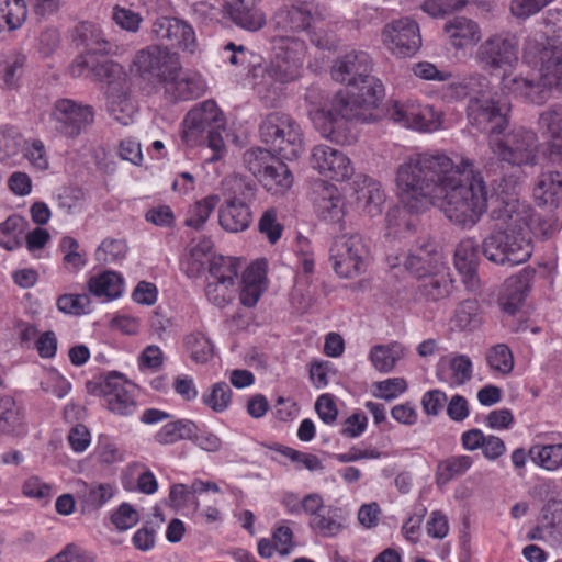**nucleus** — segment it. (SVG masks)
I'll use <instances>...</instances> for the list:
<instances>
[{"instance_id":"ea45409f","label":"nucleus","mask_w":562,"mask_h":562,"mask_svg":"<svg viewBox=\"0 0 562 562\" xmlns=\"http://www.w3.org/2000/svg\"><path fill=\"white\" fill-rule=\"evenodd\" d=\"M88 286L91 294L99 297L104 296L108 300H114L120 297L123 293L124 280L114 271H105L90 278Z\"/></svg>"},{"instance_id":"a878e982","label":"nucleus","mask_w":562,"mask_h":562,"mask_svg":"<svg viewBox=\"0 0 562 562\" xmlns=\"http://www.w3.org/2000/svg\"><path fill=\"white\" fill-rule=\"evenodd\" d=\"M252 221V214L247 203L237 196L227 198L218 209V223L229 233L246 231Z\"/></svg>"},{"instance_id":"f03ea898","label":"nucleus","mask_w":562,"mask_h":562,"mask_svg":"<svg viewBox=\"0 0 562 562\" xmlns=\"http://www.w3.org/2000/svg\"><path fill=\"white\" fill-rule=\"evenodd\" d=\"M371 70V58L362 50L349 52L335 61L333 79L349 88L335 94L330 109L310 112L324 137L338 140L336 132L344 121L370 122L373 119L372 111L384 98V87L380 79L370 75Z\"/></svg>"},{"instance_id":"f8f14e48","label":"nucleus","mask_w":562,"mask_h":562,"mask_svg":"<svg viewBox=\"0 0 562 562\" xmlns=\"http://www.w3.org/2000/svg\"><path fill=\"white\" fill-rule=\"evenodd\" d=\"M387 116L394 123L420 132L437 131L440 115L431 105H422L416 101H393L387 108Z\"/></svg>"},{"instance_id":"f704fd0d","label":"nucleus","mask_w":562,"mask_h":562,"mask_svg":"<svg viewBox=\"0 0 562 562\" xmlns=\"http://www.w3.org/2000/svg\"><path fill=\"white\" fill-rule=\"evenodd\" d=\"M195 434V423L191 419L181 418L165 424L155 435V442L161 446L173 445L181 440H190Z\"/></svg>"},{"instance_id":"5701e85b","label":"nucleus","mask_w":562,"mask_h":562,"mask_svg":"<svg viewBox=\"0 0 562 562\" xmlns=\"http://www.w3.org/2000/svg\"><path fill=\"white\" fill-rule=\"evenodd\" d=\"M313 4L308 2L283 5L273 15L274 27L292 33L305 31L313 22Z\"/></svg>"},{"instance_id":"680f3d73","label":"nucleus","mask_w":562,"mask_h":562,"mask_svg":"<svg viewBox=\"0 0 562 562\" xmlns=\"http://www.w3.org/2000/svg\"><path fill=\"white\" fill-rule=\"evenodd\" d=\"M235 283L206 280L205 295L213 305L224 307L231 302Z\"/></svg>"},{"instance_id":"20e7f679","label":"nucleus","mask_w":562,"mask_h":562,"mask_svg":"<svg viewBox=\"0 0 562 562\" xmlns=\"http://www.w3.org/2000/svg\"><path fill=\"white\" fill-rule=\"evenodd\" d=\"M271 43L272 59L265 67L254 69V77H261L256 82L257 92L268 106H273L279 100L281 85L300 76L306 53L305 42L295 36L278 35Z\"/></svg>"},{"instance_id":"09e8293b","label":"nucleus","mask_w":562,"mask_h":562,"mask_svg":"<svg viewBox=\"0 0 562 562\" xmlns=\"http://www.w3.org/2000/svg\"><path fill=\"white\" fill-rule=\"evenodd\" d=\"M473 464L470 456H452L442 460L438 464L437 481L438 483H448L454 477L463 475Z\"/></svg>"},{"instance_id":"774afa93","label":"nucleus","mask_w":562,"mask_h":562,"mask_svg":"<svg viewBox=\"0 0 562 562\" xmlns=\"http://www.w3.org/2000/svg\"><path fill=\"white\" fill-rule=\"evenodd\" d=\"M111 521L120 531L131 529L139 521V515L128 503H122L111 515Z\"/></svg>"},{"instance_id":"412c9836","label":"nucleus","mask_w":562,"mask_h":562,"mask_svg":"<svg viewBox=\"0 0 562 562\" xmlns=\"http://www.w3.org/2000/svg\"><path fill=\"white\" fill-rule=\"evenodd\" d=\"M432 272L418 278L416 299L438 302L447 299L452 291V279L447 265H435Z\"/></svg>"},{"instance_id":"cd10ccee","label":"nucleus","mask_w":562,"mask_h":562,"mask_svg":"<svg viewBox=\"0 0 562 562\" xmlns=\"http://www.w3.org/2000/svg\"><path fill=\"white\" fill-rule=\"evenodd\" d=\"M529 285L530 274L526 271L507 278L498 297L501 310L508 315H515L526 299Z\"/></svg>"},{"instance_id":"f3484780","label":"nucleus","mask_w":562,"mask_h":562,"mask_svg":"<svg viewBox=\"0 0 562 562\" xmlns=\"http://www.w3.org/2000/svg\"><path fill=\"white\" fill-rule=\"evenodd\" d=\"M310 162L319 175L334 181H346L355 175L350 158L341 150L325 144L313 147Z\"/></svg>"},{"instance_id":"7ed1b4c3","label":"nucleus","mask_w":562,"mask_h":562,"mask_svg":"<svg viewBox=\"0 0 562 562\" xmlns=\"http://www.w3.org/2000/svg\"><path fill=\"white\" fill-rule=\"evenodd\" d=\"M547 32L528 35L524 44V61L538 68V79L504 75L502 88L515 97L543 104L552 92L562 94V10H548L543 19Z\"/></svg>"},{"instance_id":"bb28decb","label":"nucleus","mask_w":562,"mask_h":562,"mask_svg":"<svg viewBox=\"0 0 562 562\" xmlns=\"http://www.w3.org/2000/svg\"><path fill=\"white\" fill-rule=\"evenodd\" d=\"M435 265H446L442 256L434 241H423L406 256L405 269L415 278H420L432 272Z\"/></svg>"},{"instance_id":"dca6fc26","label":"nucleus","mask_w":562,"mask_h":562,"mask_svg":"<svg viewBox=\"0 0 562 562\" xmlns=\"http://www.w3.org/2000/svg\"><path fill=\"white\" fill-rule=\"evenodd\" d=\"M182 131V139L193 145L198 137L212 128H224L225 117L213 100H205L194 105L186 115Z\"/></svg>"},{"instance_id":"603ef678","label":"nucleus","mask_w":562,"mask_h":562,"mask_svg":"<svg viewBox=\"0 0 562 562\" xmlns=\"http://www.w3.org/2000/svg\"><path fill=\"white\" fill-rule=\"evenodd\" d=\"M453 323L460 330L477 328L481 324L479 303L474 300L461 302L454 312Z\"/></svg>"},{"instance_id":"8fccbe9b","label":"nucleus","mask_w":562,"mask_h":562,"mask_svg":"<svg viewBox=\"0 0 562 562\" xmlns=\"http://www.w3.org/2000/svg\"><path fill=\"white\" fill-rule=\"evenodd\" d=\"M218 201L220 198L217 195H209L194 203L188 211L184 225L196 231L201 229L217 206Z\"/></svg>"},{"instance_id":"4d7b16f0","label":"nucleus","mask_w":562,"mask_h":562,"mask_svg":"<svg viewBox=\"0 0 562 562\" xmlns=\"http://www.w3.org/2000/svg\"><path fill=\"white\" fill-rule=\"evenodd\" d=\"M23 157L27 159L33 168L40 171H45L49 168V159L46 151L45 144L38 139H27L23 145Z\"/></svg>"},{"instance_id":"0e129e2a","label":"nucleus","mask_w":562,"mask_h":562,"mask_svg":"<svg viewBox=\"0 0 562 562\" xmlns=\"http://www.w3.org/2000/svg\"><path fill=\"white\" fill-rule=\"evenodd\" d=\"M258 229L271 244H276L281 238L283 225L278 222L274 209H269L262 213L258 223Z\"/></svg>"},{"instance_id":"4c0bfd02","label":"nucleus","mask_w":562,"mask_h":562,"mask_svg":"<svg viewBox=\"0 0 562 562\" xmlns=\"http://www.w3.org/2000/svg\"><path fill=\"white\" fill-rule=\"evenodd\" d=\"M308 525L311 529L321 537H335L344 529L341 509L328 506L325 510L312 517Z\"/></svg>"},{"instance_id":"052dcab7","label":"nucleus","mask_w":562,"mask_h":562,"mask_svg":"<svg viewBox=\"0 0 562 562\" xmlns=\"http://www.w3.org/2000/svg\"><path fill=\"white\" fill-rule=\"evenodd\" d=\"M542 524L551 536L562 537V501H548L542 509Z\"/></svg>"},{"instance_id":"9d476101","label":"nucleus","mask_w":562,"mask_h":562,"mask_svg":"<svg viewBox=\"0 0 562 562\" xmlns=\"http://www.w3.org/2000/svg\"><path fill=\"white\" fill-rule=\"evenodd\" d=\"M86 389L91 395L104 397L108 409L113 414L131 416L137 408L134 385L116 371L88 381Z\"/></svg>"},{"instance_id":"393cba45","label":"nucleus","mask_w":562,"mask_h":562,"mask_svg":"<svg viewBox=\"0 0 562 562\" xmlns=\"http://www.w3.org/2000/svg\"><path fill=\"white\" fill-rule=\"evenodd\" d=\"M443 32L450 45L456 49L472 47L482 38V31L477 22L461 15L448 20Z\"/></svg>"},{"instance_id":"4468645a","label":"nucleus","mask_w":562,"mask_h":562,"mask_svg":"<svg viewBox=\"0 0 562 562\" xmlns=\"http://www.w3.org/2000/svg\"><path fill=\"white\" fill-rule=\"evenodd\" d=\"M382 41L393 55L413 56L422 46L419 25L409 18L394 20L384 26Z\"/></svg>"},{"instance_id":"c03bdc74","label":"nucleus","mask_w":562,"mask_h":562,"mask_svg":"<svg viewBox=\"0 0 562 562\" xmlns=\"http://www.w3.org/2000/svg\"><path fill=\"white\" fill-rule=\"evenodd\" d=\"M263 271L257 265H251L243 274V288L240 291V303L244 306L252 307L259 301L263 288Z\"/></svg>"},{"instance_id":"6e6d98bb","label":"nucleus","mask_w":562,"mask_h":562,"mask_svg":"<svg viewBox=\"0 0 562 562\" xmlns=\"http://www.w3.org/2000/svg\"><path fill=\"white\" fill-rule=\"evenodd\" d=\"M191 359L196 363H206L213 358V345L201 333L191 334L186 338Z\"/></svg>"},{"instance_id":"37998d69","label":"nucleus","mask_w":562,"mask_h":562,"mask_svg":"<svg viewBox=\"0 0 562 562\" xmlns=\"http://www.w3.org/2000/svg\"><path fill=\"white\" fill-rule=\"evenodd\" d=\"M24 0H0V33L20 29L26 21Z\"/></svg>"},{"instance_id":"864d4df0","label":"nucleus","mask_w":562,"mask_h":562,"mask_svg":"<svg viewBox=\"0 0 562 562\" xmlns=\"http://www.w3.org/2000/svg\"><path fill=\"white\" fill-rule=\"evenodd\" d=\"M397 190H398V198H401V192L398 188V183L396 182ZM402 200V199H400ZM403 202V201H401ZM404 209H401L398 206H394L390 209L386 213L385 222H386V235L398 237L402 233L409 231L412 227V224L409 220L407 218V211L412 213H417L416 211L409 210L404 203H402ZM423 211H419L418 213H422Z\"/></svg>"},{"instance_id":"7c9ffc66","label":"nucleus","mask_w":562,"mask_h":562,"mask_svg":"<svg viewBox=\"0 0 562 562\" xmlns=\"http://www.w3.org/2000/svg\"><path fill=\"white\" fill-rule=\"evenodd\" d=\"M357 183V201L364 213L374 217L382 213L385 202V194L380 182L374 179L360 175Z\"/></svg>"},{"instance_id":"de8ad7c7","label":"nucleus","mask_w":562,"mask_h":562,"mask_svg":"<svg viewBox=\"0 0 562 562\" xmlns=\"http://www.w3.org/2000/svg\"><path fill=\"white\" fill-rule=\"evenodd\" d=\"M238 277V260L233 257H213L209 263L206 280L235 283Z\"/></svg>"},{"instance_id":"72a5a7b5","label":"nucleus","mask_w":562,"mask_h":562,"mask_svg":"<svg viewBox=\"0 0 562 562\" xmlns=\"http://www.w3.org/2000/svg\"><path fill=\"white\" fill-rule=\"evenodd\" d=\"M115 494V488L110 483H82L78 493L81 512L92 513L102 508Z\"/></svg>"},{"instance_id":"2f4dec72","label":"nucleus","mask_w":562,"mask_h":562,"mask_svg":"<svg viewBox=\"0 0 562 562\" xmlns=\"http://www.w3.org/2000/svg\"><path fill=\"white\" fill-rule=\"evenodd\" d=\"M539 127L551 138L550 154L562 164V105L543 111L538 120Z\"/></svg>"},{"instance_id":"6ab92c4d","label":"nucleus","mask_w":562,"mask_h":562,"mask_svg":"<svg viewBox=\"0 0 562 562\" xmlns=\"http://www.w3.org/2000/svg\"><path fill=\"white\" fill-rule=\"evenodd\" d=\"M70 74L74 77H79L88 69L91 71L97 80L108 85L106 94L111 91L125 89L126 74L123 67L113 60H103L101 63L92 64L88 60L87 56L81 54L70 66Z\"/></svg>"},{"instance_id":"c756f323","label":"nucleus","mask_w":562,"mask_h":562,"mask_svg":"<svg viewBox=\"0 0 562 562\" xmlns=\"http://www.w3.org/2000/svg\"><path fill=\"white\" fill-rule=\"evenodd\" d=\"M27 432L25 411L12 396L0 397V434L22 437Z\"/></svg>"},{"instance_id":"f257e3e1","label":"nucleus","mask_w":562,"mask_h":562,"mask_svg":"<svg viewBox=\"0 0 562 562\" xmlns=\"http://www.w3.org/2000/svg\"><path fill=\"white\" fill-rule=\"evenodd\" d=\"M397 183L409 210L438 206L451 223L470 229L481 221L491 201L493 229L522 231L525 216L518 200L495 196L470 159L457 164L437 149L412 154L397 167Z\"/></svg>"},{"instance_id":"58836bf2","label":"nucleus","mask_w":562,"mask_h":562,"mask_svg":"<svg viewBox=\"0 0 562 562\" xmlns=\"http://www.w3.org/2000/svg\"><path fill=\"white\" fill-rule=\"evenodd\" d=\"M488 86V79L480 74H474L459 81H453L443 87V98L448 101L462 100L465 97L476 95L480 90Z\"/></svg>"},{"instance_id":"13d9d810","label":"nucleus","mask_w":562,"mask_h":562,"mask_svg":"<svg viewBox=\"0 0 562 562\" xmlns=\"http://www.w3.org/2000/svg\"><path fill=\"white\" fill-rule=\"evenodd\" d=\"M486 360L491 369L502 374H508L513 371V353L505 344H498L491 348L486 355Z\"/></svg>"},{"instance_id":"a19ab883","label":"nucleus","mask_w":562,"mask_h":562,"mask_svg":"<svg viewBox=\"0 0 562 562\" xmlns=\"http://www.w3.org/2000/svg\"><path fill=\"white\" fill-rule=\"evenodd\" d=\"M535 196L542 204L559 206L562 203V176L559 172L542 175L535 188Z\"/></svg>"},{"instance_id":"79ce46f5","label":"nucleus","mask_w":562,"mask_h":562,"mask_svg":"<svg viewBox=\"0 0 562 562\" xmlns=\"http://www.w3.org/2000/svg\"><path fill=\"white\" fill-rule=\"evenodd\" d=\"M27 222L20 215H11L0 223V246L7 250H14L22 246Z\"/></svg>"},{"instance_id":"e2e57ef3","label":"nucleus","mask_w":562,"mask_h":562,"mask_svg":"<svg viewBox=\"0 0 562 562\" xmlns=\"http://www.w3.org/2000/svg\"><path fill=\"white\" fill-rule=\"evenodd\" d=\"M450 369L452 371V375L448 383L451 386L462 385L472 378V362L465 355L453 357L450 361Z\"/></svg>"},{"instance_id":"1a4fd4ad","label":"nucleus","mask_w":562,"mask_h":562,"mask_svg":"<svg viewBox=\"0 0 562 562\" xmlns=\"http://www.w3.org/2000/svg\"><path fill=\"white\" fill-rule=\"evenodd\" d=\"M493 154L510 166H532L538 155V136L522 126L514 127L502 136L490 139Z\"/></svg>"},{"instance_id":"4be33fe9","label":"nucleus","mask_w":562,"mask_h":562,"mask_svg":"<svg viewBox=\"0 0 562 562\" xmlns=\"http://www.w3.org/2000/svg\"><path fill=\"white\" fill-rule=\"evenodd\" d=\"M223 10L239 27L256 32L266 25L263 11L257 5V0H224Z\"/></svg>"},{"instance_id":"69168bd1","label":"nucleus","mask_w":562,"mask_h":562,"mask_svg":"<svg viewBox=\"0 0 562 562\" xmlns=\"http://www.w3.org/2000/svg\"><path fill=\"white\" fill-rule=\"evenodd\" d=\"M468 3V0H425L422 9L427 14L434 18H439L454 11H460Z\"/></svg>"},{"instance_id":"c85d7f7f","label":"nucleus","mask_w":562,"mask_h":562,"mask_svg":"<svg viewBox=\"0 0 562 562\" xmlns=\"http://www.w3.org/2000/svg\"><path fill=\"white\" fill-rule=\"evenodd\" d=\"M75 42L82 47L86 55H108L113 46L106 40L100 26L93 22H81L75 29Z\"/></svg>"},{"instance_id":"a211bd4d","label":"nucleus","mask_w":562,"mask_h":562,"mask_svg":"<svg viewBox=\"0 0 562 562\" xmlns=\"http://www.w3.org/2000/svg\"><path fill=\"white\" fill-rule=\"evenodd\" d=\"M157 40L166 41L168 45L183 52L193 54L198 48V42L193 27L178 18H158L151 29Z\"/></svg>"},{"instance_id":"338daca9","label":"nucleus","mask_w":562,"mask_h":562,"mask_svg":"<svg viewBox=\"0 0 562 562\" xmlns=\"http://www.w3.org/2000/svg\"><path fill=\"white\" fill-rule=\"evenodd\" d=\"M59 248L64 254V262L66 265L71 266L74 269H80L86 265V254L79 251V244L75 238L70 236L63 237Z\"/></svg>"},{"instance_id":"0eeeda50","label":"nucleus","mask_w":562,"mask_h":562,"mask_svg":"<svg viewBox=\"0 0 562 562\" xmlns=\"http://www.w3.org/2000/svg\"><path fill=\"white\" fill-rule=\"evenodd\" d=\"M369 260L370 247L362 235L342 234L333 240L329 261L339 278H358L367 271Z\"/></svg>"},{"instance_id":"39448f33","label":"nucleus","mask_w":562,"mask_h":562,"mask_svg":"<svg viewBox=\"0 0 562 562\" xmlns=\"http://www.w3.org/2000/svg\"><path fill=\"white\" fill-rule=\"evenodd\" d=\"M259 136L281 158L293 160L304 149L303 132L300 124L289 114L272 112L267 114L259 125Z\"/></svg>"},{"instance_id":"5fc2aeb1","label":"nucleus","mask_w":562,"mask_h":562,"mask_svg":"<svg viewBox=\"0 0 562 562\" xmlns=\"http://www.w3.org/2000/svg\"><path fill=\"white\" fill-rule=\"evenodd\" d=\"M232 390L225 382H217L212 385L209 393L202 395V402L216 413L226 411L231 404Z\"/></svg>"},{"instance_id":"9b49d317","label":"nucleus","mask_w":562,"mask_h":562,"mask_svg":"<svg viewBox=\"0 0 562 562\" xmlns=\"http://www.w3.org/2000/svg\"><path fill=\"white\" fill-rule=\"evenodd\" d=\"M94 120V111L90 105L78 103L71 99L55 101L49 114L54 130L68 138H76L86 131Z\"/></svg>"},{"instance_id":"e433bc0d","label":"nucleus","mask_w":562,"mask_h":562,"mask_svg":"<svg viewBox=\"0 0 562 562\" xmlns=\"http://www.w3.org/2000/svg\"><path fill=\"white\" fill-rule=\"evenodd\" d=\"M106 100L108 111L113 120L124 126L133 123L137 110L125 89L111 90Z\"/></svg>"},{"instance_id":"423d86ee","label":"nucleus","mask_w":562,"mask_h":562,"mask_svg":"<svg viewBox=\"0 0 562 562\" xmlns=\"http://www.w3.org/2000/svg\"><path fill=\"white\" fill-rule=\"evenodd\" d=\"M469 99L467 116L469 124L491 137L501 135L509 124L510 103L492 92L490 85Z\"/></svg>"},{"instance_id":"a18cd8bd","label":"nucleus","mask_w":562,"mask_h":562,"mask_svg":"<svg viewBox=\"0 0 562 562\" xmlns=\"http://www.w3.org/2000/svg\"><path fill=\"white\" fill-rule=\"evenodd\" d=\"M531 461L541 469L553 472L562 468V443L533 445L528 451Z\"/></svg>"},{"instance_id":"473e14b6","label":"nucleus","mask_w":562,"mask_h":562,"mask_svg":"<svg viewBox=\"0 0 562 562\" xmlns=\"http://www.w3.org/2000/svg\"><path fill=\"white\" fill-rule=\"evenodd\" d=\"M177 72L173 78L166 82V91L177 100H193L202 97L207 89L205 80L201 75H186L180 77Z\"/></svg>"},{"instance_id":"b1692460","label":"nucleus","mask_w":562,"mask_h":562,"mask_svg":"<svg viewBox=\"0 0 562 562\" xmlns=\"http://www.w3.org/2000/svg\"><path fill=\"white\" fill-rule=\"evenodd\" d=\"M479 261V244L471 237L462 239L454 250V267L463 276L467 288L472 291L479 286L476 276Z\"/></svg>"},{"instance_id":"c9c22d12","label":"nucleus","mask_w":562,"mask_h":562,"mask_svg":"<svg viewBox=\"0 0 562 562\" xmlns=\"http://www.w3.org/2000/svg\"><path fill=\"white\" fill-rule=\"evenodd\" d=\"M259 182L272 194H282L291 188L293 176L289 167L278 158L273 165L260 176Z\"/></svg>"},{"instance_id":"ddd939ff","label":"nucleus","mask_w":562,"mask_h":562,"mask_svg":"<svg viewBox=\"0 0 562 562\" xmlns=\"http://www.w3.org/2000/svg\"><path fill=\"white\" fill-rule=\"evenodd\" d=\"M134 65L143 77H154L165 83L181 71L178 54L160 45H150L142 49L136 55Z\"/></svg>"},{"instance_id":"6e6552de","label":"nucleus","mask_w":562,"mask_h":562,"mask_svg":"<svg viewBox=\"0 0 562 562\" xmlns=\"http://www.w3.org/2000/svg\"><path fill=\"white\" fill-rule=\"evenodd\" d=\"M482 252L497 265L516 266L530 258L532 246L519 229H492L482 241Z\"/></svg>"},{"instance_id":"bf43d9fd","label":"nucleus","mask_w":562,"mask_h":562,"mask_svg":"<svg viewBox=\"0 0 562 562\" xmlns=\"http://www.w3.org/2000/svg\"><path fill=\"white\" fill-rule=\"evenodd\" d=\"M127 245L123 239L105 238L95 251L99 262L112 263L125 258Z\"/></svg>"},{"instance_id":"2eb2a0df","label":"nucleus","mask_w":562,"mask_h":562,"mask_svg":"<svg viewBox=\"0 0 562 562\" xmlns=\"http://www.w3.org/2000/svg\"><path fill=\"white\" fill-rule=\"evenodd\" d=\"M475 59L483 69L512 68L518 63L517 42L499 34L492 35L479 46Z\"/></svg>"},{"instance_id":"3c124183","label":"nucleus","mask_w":562,"mask_h":562,"mask_svg":"<svg viewBox=\"0 0 562 562\" xmlns=\"http://www.w3.org/2000/svg\"><path fill=\"white\" fill-rule=\"evenodd\" d=\"M278 158L271 154V150L255 147L244 153L243 160L246 168L259 180L260 176L267 171Z\"/></svg>"},{"instance_id":"aec40b11","label":"nucleus","mask_w":562,"mask_h":562,"mask_svg":"<svg viewBox=\"0 0 562 562\" xmlns=\"http://www.w3.org/2000/svg\"><path fill=\"white\" fill-rule=\"evenodd\" d=\"M314 194V209L317 216L323 221L340 224L346 214V201L338 188L322 181Z\"/></svg>"},{"instance_id":"49530a36","label":"nucleus","mask_w":562,"mask_h":562,"mask_svg":"<svg viewBox=\"0 0 562 562\" xmlns=\"http://www.w3.org/2000/svg\"><path fill=\"white\" fill-rule=\"evenodd\" d=\"M403 355V348L397 342L375 345L370 350L369 359L379 372L389 373L394 369L396 362Z\"/></svg>"}]
</instances>
